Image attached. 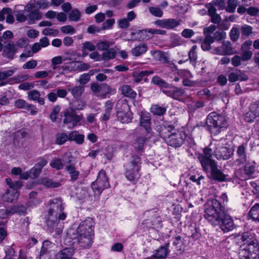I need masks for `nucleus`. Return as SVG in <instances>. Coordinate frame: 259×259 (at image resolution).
Here are the masks:
<instances>
[{
	"mask_svg": "<svg viewBox=\"0 0 259 259\" xmlns=\"http://www.w3.org/2000/svg\"><path fill=\"white\" fill-rule=\"evenodd\" d=\"M204 217L212 226H219L224 232L234 227L231 217L225 213L224 209L217 199L208 200L205 205Z\"/></svg>",
	"mask_w": 259,
	"mask_h": 259,
	"instance_id": "obj_1",
	"label": "nucleus"
},
{
	"mask_svg": "<svg viewBox=\"0 0 259 259\" xmlns=\"http://www.w3.org/2000/svg\"><path fill=\"white\" fill-rule=\"evenodd\" d=\"M169 252L167 246H162L153 251L151 257L157 259H165Z\"/></svg>",
	"mask_w": 259,
	"mask_h": 259,
	"instance_id": "obj_19",
	"label": "nucleus"
},
{
	"mask_svg": "<svg viewBox=\"0 0 259 259\" xmlns=\"http://www.w3.org/2000/svg\"><path fill=\"white\" fill-rule=\"evenodd\" d=\"M66 168L70 174L72 180L75 181L78 179L79 175V172L76 170V168L73 164L67 166Z\"/></svg>",
	"mask_w": 259,
	"mask_h": 259,
	"instance_id": "obj_33",
	"label": "nucleus"
},
{
	"mask_svg": "<svg viewBox=\"0 0 259 259\" xmlns=\"http://www.w3.org/2000/svg\"><path fill=\"white\" fill-rule=\"evenodd\" d=\"M140 126L145 130V133L148 134L151 132V118L150 113L145 111H141Z\"/></svg>",
	"mask_w": 259,
	"mask_h": 259,
	"instance_id": "obj_15",
	"label": "nucleus"
},
{
	"mask_svg": "<svg viewBox=\"0 0 259 259\" xmlns=\"http://www.w3.org/2000/svg\"><path fill=\"white\" fill-rule=\"evenodd\" d=\"M213 42V38L212 36L207 35L205 36L203 41L201 44V48L204 51H208L210 49V45Z\"/></svg>",
	"mask_w": 259,
	"mask_h": 259,
	"instance_id": "obj_35",
	"label": "nucleus"
},
{
	"mask_svg": "<svg viewBox=\"0 0 259 259\" xmlns=\"http://www.w3.org/2000/svg\"><path fill=\"white\" fill-rule=\"evenodd\" d=\"M60 111V108L59 106H56L55 107L52 112L50 115V118L53 121H55L57 120V117Z\"/></svg>",
	"mask_w": 259,
	"mask_h": 259,
	"instance_id": "obj_61",
	"label": "nucleus"
},
{
	"mask_svg": "<svg viewBox=\"0 0 259 259\" xmlns=\"http://www.w3.org/2000/svg\"><path fill=\"white\" fill-rule=\"evenodd\" d=\"M112 43L108 40L100 41L96 45V47L99 50H105L110 47Z\"/></svg>",
	"mask_w": 259,
	"mask_h": 259,
	"instance_id": "obj_42",
	"label": "nucleus"
},
{
	"mask_svg": "<svg viewBox=\"0 0 259 259\" xmlns=\"http://www.w3.org/2000/svg\"><path fill=\"white\" fill-rule=\"evenodd\" d=\"M63 209L61 199H55L49 202L47 226L50 231H53L60 221L66 219V213Z\"/></svg>",
	"mask_w": 259,
	"mask_h": 259,
	"instance_id": "obj_3",
	"label": "nucleus"
},
{
	"mask_svg": "<svg viewBox=\"0 0 259 259\" xmlns=\"http://www.w3.org/2000/svg\"><path fill=\"white\" fill-rule=\"evenodd\" d=\"M110 186L108 179L104 170L98 174L96 180L92 183V188L95 195H99L103 190Z\"/></svg>",
	"mask_w": 259,
	"mask_h": 259,
	"instance_id": "obj_13",
	"label": "nucleus"
},
{
	"mask_svg": "<svg viewBox=\"0 0 259 259\" xmlns=\"http://www.w3.org/2000/svg\"><path fill=\"white\" fill-rule=\"evenodd\" d=\"M166 111V108L158 105H154L151 107V112L154 115H161Z\"/></svg>",
	"mask_w": 259,
	"mask_h": 259,
	"instance_id": "obj_39",
	"label": "nucleus"
},
{
	"mask_svg": "<svg viewBox=\"0 0 259 259\" xmlns=\"http://www.w3.org/2000/svg\"><path fill=\"white\" fill-rule=\"evenodd\" d=\"M148 50V47L145 43L141 42L135 47L131 50L132 55L135 57H139L145 54Z\"/></svg>",
	"mask_w": 259,
	"mask_h": 259,
	"instance_id": "obj_21",
	"label": "nucleus"
},
{
	"mask_svg": "<svg viewBox=\"0 0 259 259\" xmlns=\"http://www.w3.org/2000/svg\"><path fill=\"white\" fill-rule=\"evenodd\" d=\"M41 169L36 166L35 165L30 170L29 173L25 172L21 175V178L23 179H27L28 178H35L38 176V175L41 172Z\"/></svg>",
	"mask_w": 259,
	"mask_h": 259,
	"instance_id": "obj_25",
	"label": "nucleus"
},
{
	"mask_svg": "<svg viewBox=\"0 0 259 259\" xmlns=\"http://www.w3.org/2000/svg\"><path fill=\"white\" fill-rule=\"evenodd\" d=\"M49 6V2L47 0H31L25 7V10H38L46 9Z\"/></svg>",
	"mask_w": 259,
	"mask_h": 259,
	"instance_id": "obj_14",
	"label": "nucleus"
},
{
	"mask_svg": "<svg viewBox=\"0 0 259 259\" xmlns=\"http://www.w3.org/2000/svg\"><path fill=\"white\" fill-rule=\"evenodd\" d=\"M28 98L30 100L37 101L41 105H43L45 103L44 99L40 98L39 93L36 90H32L28 93Z\"/></svg>",
	"mask_w": 259,
	"mask_h": 259,
	"instance_id": "obj_26",
	"label": "nucleus"
},
{
	"mask_svg": "<svg viewBox=\"0 0 259 259\" xmlns=\"http://www.w3.org/2000/svg\"><path fill=\"white\" fill-rule=\"evenodd\" d=\"M214 145L213 154L218 159H228L233 154L234 149L226 139H222L220 141H215Z\"/></svg>",
	"mask_w": 259,
	"mask_h": 259,
	"instance_id": "obj_7",
	"label": "nucleus"
},
{
	"mask_svg": "<svg viewBox=\"0 0 259 259\" xmlns=\"http://www.w3.org/2000/svg\"><path fill=\"white\" fill-rule=\"evenodd\" d=\"M6 256L4 259H14L13 256L15 253L14 249L11 247H8L6 248ZM18 259H32L31 257H26L25 255L22 253V251L20 250V255Z\"/></svg>",
	"mask_w": 259,
	"mask_h": 259,
	"instance_id": "obj_24",
	"label": "nucleus"
},
{
	"mask_svg": "<svg viewBox=\"0 0 259 259\" xmlns=\"http://www.w3.org/2000/svg\"><path fill=\"white\" fill-rule=\"evenodd\" d=\"M117 116L118 120L123 123L130 122L132 118L129 105L124 101L118 100L116 104Z\"/></svg>",
	"mask_w": 259,
	"mask_h": 259,
	"instance_id": "obj_11",
	"label": "nucleus"
},
{
	"mask_svg": "<svg viewBox=\"0 0 259 259\" xmlns=\"http://www.w3.org/2000/svg\"><path fill=\"white\" fill-rule=\"evenodd\" d=\"M94 234H85V235H77V243L82 248H88L93 243V239Z\"/></svg>",
	"mask_w": 259,
	"mask_h": 259,
	"instance_id": "obj_17",
	"label": "nucleus"
},
{
	"mask_svg": "<svg viewBox=\"0 0 259 259\" xmlns=\"http://www.w3.org/2000/svg\"><path fill=\"white\" fill-rule=\"evenodd\" d=\"M78 61H72L64 64L62 66V68L64 71L68 72L72 71H77L78 66Z\"/></svg>",
	"mask_w": 259,
	"mask_h": 259,
	"instance_id": "obj_30",
	"label": "nucleus"
},
{
	"mask_svg": "<svg viewBox=\"0 0 259 259\" xmlns=\"http://www.w3.org/2000/svg\"><path fill=\"white\" fill-rule=\"evenodd\" d=\"M122 94L127 97L135 98L136 96V93L128 85H124L121 88Z\"/></svg>",
	"mask_w": 259,
	"mask_h": 259,
	"instance_id": "obj_29",
	"label": "nucleus"
},
{
	"mask_svg": "<svg viewBox=\"0 0 259 259\" xmlns=\"http://www.w3.org/2000/svg\"><path fill=\"white\" fill-rule=\"evenodd\" d=\"M54 246V244L49 241H46L43 242L41 250L43 251H46V252H50L49 249L51 248Z\"/></svg>",
	"mask_w": 259,
	"mask_h": 259,
	"instance_id": "obj_60",
	"label": "nucleus"
},
{
	"mask_svg": "<svg viewBox=\"0 0 259 259\" xmlns=\"http://www.w3.org/2000/svg\"><path fill=\"white\" fill-rule=\"evenodd\" d=\"M207 122L211 128V131L214 135L221 133L226 129L228 126V123L226 117L216 112H211L207 116Z\"/></svg>",
	"mask_w": 259,
	"mask_h": 259,
	"instance_id": "obj_8",
	"label": "nucleus"
},
{
	"mask_svg": "<svg viewBox=\"0 0 259 259\" xmlns=\"http://www.w3.org/2000/svg\"><path fill=\"white\" fill-rule=\"evenodd\" d=\"M84 91V88L81 86L75 87L71 90V93L74 98L79 97Z\"/></svg>",
	"mask_w": 259,
	"mask_h": 259,
	"instance_id": "obj_47",
	"label": "nucleus"
},
{
	"mask_svg": "<svg viewBox=\"0 0 259 259\" xmlns=\"http://www.w3.org/2000/svg\"><path fill=\"white\" fill-rule=\"evenodd\" d=\"M244 257L245 259H259V245L254 241V234L244 232Z\"/></svg>",
	"mask_w": 259,
	"mask_h": 259,
	"instance_id": "obj_6",
	"label": "nucleus"
},
{
	"mask_svg": "<svg viewBox=\"0 0 259 259\" xmlns=\"http://www.w3.org/2000/svg\"><path fill=\"white\" fill-rule=\"evenodd\" d=\"M236 6L237 3L235 1L229 0L228 2V6L226 7V10L229 12H233Z\"/></svg>",
	"mask_w": 259,
	"mask_h": 259,
	"instance_id": "obj_53",
	"label": "nucleus"
},
{
	"mask_svg": "<svg viewBox=\"0 0 259 259\" xmlns=\"http://www.w3.org/2000/svg\"><path fill=\"white\" fill-rule=\"evenodd\" d=\"M34 87V84L32 82H23L21 83L18 88L22 90H28Z\"/></svg>",
	"mask_w": 259,
	"mask_h": 259,
	"instance_id": "obj_63",
	"label": "nucleus"
},
{
	"mask_svg": "<svg viewBox=\"0 0 259 259\" xmlns=\"http://www.w3.org/2000/svg\"><path fill=\"white\" fill-rule=\"evenodd\" d=\"M94 223L92 219L88 218L80 223L76 230L72 228L67 230L64 239V243L66 245H74L76 241L77 235H85V234H94Z\"/></svg>",
	"mask_w": 259,
	"mask_h": 259,
	"instance_id": "obj_4",
	"label": "nucleus"
},
{
	"mask_svg": "<svg viewBox=\"0 0 259 259\" xmlns=\"http://www.w3.org/2000/svg\"><path fill=\"white\" fill-rule=\"evenodd\" d=\"M80 13L77 9L73 10L70 13L69 18L71 21H77L80 19Z\"/></svg>",
	"mask_w": 259,
	"mask_h": 259,
	"instance_id": "obj_49",
	"label": "nucleus"
},
{
	"mask_svg": "<svg viewBox=\"0 0 259 259\" xmlns=\"http://www.w3.org/2000/svg\"><path fill=\"white\" fill-rule=\"evenodd\" d=\"M42 33L45 35H52L55 36L58 34V30L53 28H46L42 30Z\"/></svg>",
	"mask_w": 259,
	"mask_h": 259,
	"instance_id": "obj_54",
	"label": "nucleus"
},
{
	"mask_svg": "<svg viewBox=\"0 0 259 259\" xmlns=\"http://www.w3.org/2000/svg\"><path fill=\"white\" fill-rule=\"evenodd\" d=\"M85 106V103L81 101L77 100L72 102L70 109L64 111L65 118L64 123L68 124V127L72 128L76 126L82 119V115H78L74 113L75 110H81Z\"/></svg>",
	"mask_w": 259,
	"mask_h": 259,
	"instance_id": "obj_5",
	"label": "nucleus"
},
{
	"mask_svg": "<svg viewBox=\"0 0 259 259\" xmlns=\"http://www.w3.org/2000/svg\"><path fill=\"white\" fill-rule=\"evenodd\" d=\"M165 130L170 133L167 135V136H165L166 142L169 145L178 147L183 144L186 137L185 132L182 131H177L171 125L165 128Z\"/></svg>",
	"mask_w": 259,
	"mask_h": 259,
	"instance_id": "obj_10",
	"label": "nucleus"
},
{
	"mask_svg": "<svg viewBox=\"0 0 259 259\" xmlns=\"http://www.w3.org/2000/svg\"><path fill=\"white\" fill-rule=\"evenodd\" d=\"M51 166L57 169H60L63 168V164L61 160L59 159H54L50 163Z\"/></svg>",
	"mask_w": 259,
	"mask_h": 259,
	"instance_id": "obj_50",
	"label": "nucleus"
},
{
	"mask_svg": "<svg viewBox=\"0 0 259 259\" xmlns=\"http://www.w3.org/2000/svg\"><path fill=\"white\" fill-rule=\"evenodd\" d=\"M115 23L114 19H109L107 20L102 25V29H110L112 28V26Z\"/></svg>",
	"mask_w": 259,
	"mask_h": 259,
	"instance_id": "obj_57",
	"label": "nucleus"
},
{
	"mask_svg": "<svg viewBox=\"0 0 259 259\" xmlns=\"http://www.w3.org/2000/svg\"><path fill=\"white\" fill-rule=\"evenodd\" d=\"M6 183L10 189L8 190L6 194L3 196L5 201L12 202L16 200L19 197V193L17 190L20 188L22 184L20 182H16L15 183L10 179H6Z\"/></svg>",
	"mask_w": 259,
	"mask_h": 259,
	"instance_id": "obj_12",
	"label": "nucleus"
},
{
	"mask_svg": "<svg viewBox=\"0 0 259 259\" xmlns=\"http://www.w3.org/2000/svg\"><path fill=\"white\" fill-rule=\"evenodd\" d=\"M38 184H42L43 185L49 188H57L60 185L59 183L53 182L51 180L47 178H44L39 180Z\"/></svg>",
	"mask_w": 259,
	"mask_h": 259,
	"instance_id": "obj_32",
	"label": "nucleus"
},
{
	"mask_svg": "<svg viewBox=\"0 0 259 259\" xmlns=\"http://www.w3.org/2000/svg\"><path fill=\"white\" fill-rule=\"evenodd\" d=\"M36 193L34 192H32L30 194V200L29 201L28 205L33 207L40 202V201L38 199H34V198L36 196Z\"/></svg>",
	"mask_w": 259,
	"mask_h": 259,
	"instance_id": "obj_51",
	"label": "nucleus"
},
{
	"mask_svg": "<svg viewBox=\"0 0 259 259\" xmlns=\"http://www.w3.org/2000/svg\"><path fill=\"white\" fill-rule=\"evenodd\" d=\"M247 217L248 219L250 218L253 221L259 222V203H256L251 208Z\"/></svg>",
	"mask_w": 259,
	"mask_h": 259,
	"instance_id": "obj_23",
	"label": "nucleus"
},
{
	"mask_svg": "<svg viewBox=\"0 0 259 259\" xmlns=\"http://www.w3.org/2000/svg\"><path fill=\"white\" fill-rule=\"evenodd\" d=\"M16 70V68H13L6 71L0 72V80L4 79L12 75L15 72Z\"/></svg>",
	"mask_w": 259,
	"mask_h": 259,
	"instance_id": "obj_48",
	"label": "nucleus"
},
{
	"mask_svg": "<svg viewBox=\"0 0 259 259\" xmlns=\"http://www.w3.org/2000/svg\"><path fill=\"white\" fill-rule=\"evenodd\" d=\"M239 30L238 29L233 27L230 31V37L233 41H236L239 37Z\"/></svg>",
	"mask_w": 259,
	"mask_h": 259,
	"instance_id": "obj_62",
	"label": "nucleus"
},
{
	"mask_svg": "<svg viewBox=\"0 0 259 259\" xmlns=\"http://www.w3.org/2000/svg\"><path fill=\"white\" fill-rule=\"evenodd\" d=\"M138 34L142 40H147L152 36V33L150 32V29L140 30Z\"/></svg>",
	"mask_w": 259,
	"mask_h": 259,
	"instance_id": "obj_44",
	"label": "nucleus"
},
{
	"mask_svg": "<svg viewBox=\"0 0 259 259\" xmlns=\"http://www.w3.org/2000/svg\"><path fill=\"white\" fill-rule=\"evenodd\" d=\"M180 24V21L174 19H165L166 29H172L178 26Z\"/></svg>",
	"mask_w": 259,
	"mask_h": 259,
	"instance_id": "obj_41",
	"label": "nucleus"
},
{
	"mask_svg": "<svg viewBox=\"0 0 259 259\" xmlns=\"http://www.w3.org/2000/svg\"><path fill=\"white\" fill-rule=\"evenodd\" d=\"M67 59L65 57L58 56L53 57L51 60L53 69H55L57 68V65L61 64L63 62L66 61Z\"/></svg>",
	"mask_w": 259,
	"mask_h": 259,
	"instance_id": "obj_37",
	"label": "nucleus"
},
{
	"mask_svg": "<svg viewBox=\"0 0 259 259\" xmlns=\"http://www.w3.org/2000/svg\"><path fill=\"white\" fill-rule=\"evenodd\" d=\"M150 53L153 57L156 60H159L160 61H165L166 60V56L161 51H151Z\"/></svg>",
	"mask_w": 259,
	"mask_h": 259,
	"instance_id": "obj_40",
	"label": "nucleus"
},
{
	"mask_svg": "<svg viewBox=\"0 0 259 259\" xmlns=\"http://www.w3.org/2000/svg\"><path fill=\"white\" fill-rule=\"evenodd\" d=\"M16 212L20 213V211L17 206H13L10 210H7L6 207L3 206V204L0 202V218L5 219L8 215L12 214Z\"/></svg>",
	"mask_w": 259,
	"mask_h": 259,
	"instance_id": "obj_20",
	"label": "nucleus"
},
{
	"mask_svg": "<svg viewBox=\"0 0 259 259\" xmlns=\"http://www.w3.org/2000/svg\"><path fill=\"white\" fill-rule=\"evenodd\" d=\"M68 139L75 141L78 144H81L84 140V136L79 134L77 131H73L69 134Z\"/></svg>",
	"mask_w": 259,
	"mask_h": 259,
	"instance_id": "obj_28",
	"label": "nucleus"
},
{
	"mask_svg": "<svg viewBox=\"0 0 259 259\" xmlns=\"http://www.w3.org/2000/svg\"><path fill=\"white\" fill-rule=\"evenodd\" d=\"M17 51V46L10 42L6 45L4 49L5 55L9 58H13Z\"/></svg>",
	"mask_w": 259,
	"mask_h": 259,
	"instance_id": "obj_22",
	"label": "nucleus"
},
{
	"mask_svg": "<svg viewBox=\"0 0 259 259\" xmlns=\"http://www.w3.org/2000/svg\"><path fill=\"white\" fill-rule=\"evenodd\" d=\"M256 118L259 119V101L250 105L249 111L245 114V120L249 122Z\"/></svg>",
	"mask_w": 259,
	"mask_h": 259,
	"instance_id": "obj_16",
	"label": "nucleus"
},
{
	"mask_svg": "<svg viewBox=\"0 0 259 259\" xmlns=\"http://www.w3.org/2000/svg\"><path fill=\"white\" fill-rule=\"evenodd\" d=\"M37 64V61L34 60H32L28 61L23 65V69H33Z\"/></svg>",
	"mask_w": 259,
	"mask_h": 259,
	"instance_id": "obj_58",
	"label": "nucleus"
},
{
	"mask_svg": "<svg viewBox=\"0 0 259 259\" xmlns=\"http://www.w3.org/2000/svg\"><path fill=\"white\" fill-rule=\"evenodd\" d=\"M115 93V90H112L108 85L105 84H101V89L99 95L102 98H104L107 94H110L111 92Z\"/></svg>",
	"mask_w": 259,
	"mask_h": 259,
	"instance_id": "obj_36",
	"label": "nucleus"
},
{
	"mask_svg": "<svg viewBox=\"0 0 259 259\" xmlns=\"http://www.w3.org/2000/svg\"><path fill=\"white\" fill-rule=\"evenodd\" d=\"M28 15V23L30 24L34 23L35 20H40L42 17V14L38 10H31Z\"/></svg>",
	"mask_w": 259,
	"mask_h": 259,
	"instance_id": "obj_27",
	"label": "nucleus"
},
{
	"mask_svg": "<svg viewBox=\"0 0 259 259\" xmlns=\"http://www.w3.org/2000/svg\"><path fill=\"white\" fill-rule=\"evenodd\" d=\"M62 32L66 34H73L75 33V29L70 25H66L61 28Z\"/></svg>",
	"mask_w": 259,
	"mask_h": 259,
	"instance_id": "obj_56",
	"label": "nucleus"
},
{
	"mask_svg": "<svg viewBox=\"0 0 259 259\" xmlns=\"http://www.w3.org/2000/svg\"><path fill=\"white\" fill-rule=\"evenodd\" d=\"M213 153L212 149L205 148L203 154H199L198 158L200 162L203 170L206 171L209 177L213 180L223 182L228 180L227 176L223 174L217 167L214 161L211 159Z\"/></svg>",
	"mask_w": 259,
	"mask_h": 259,
	"instance_id": "obj_2",
	"label": "nucleus"
},
{
	"mask_svg": "<svg viewBox=\"0 0 259 259\" xmlns=\"http://www.w3.org/2000/svg\"><path fill=\"white\" fill-rule=\"evenodd\" d=\"M141 159L138 156L132 157L124 165L125 176L130 181L137 180L139 177Z\"/></svg>",
	"mask_w": 259,
	"mask_h": 259,
	"instance_id": "obj_9",
	"label": "nucleus"
},
{
	"mask_svg": "<svg viewBox=\"0 0 259 259\" xmlns=\"http://www.w3.org/2000/svg\"><path fill=\"white\" fill-rule=\"evenodd\" d=\"M96 46L90 41H85L82 44V51L83 56L88 55L87 51H94L96 50Z\"/></svg>",
	"mask_w": 259,
	"mask_h": 259,
	"instance_id": "obj_34",
	"label": "nucleus"
},
{
	"mask_svg": "<svg viewBox=\"0 0 259 259\" xmlns=\"http://www.w3.org/2000/svg\"><path fill=\"white\" fill-rule=\"evenodd\" d=\"M116 55V52L114 49H110L107 50L102 54V58L104 60H109L113 59Z\"/></svg>",
	"mask_w": 259,
	"mask_h": 259,
	"instance_id": "obj_38",
	"label": "nucleus"
},
{
	"mask_svg": "<svg viewBox=\"0 0 259 259\" xmlns=\"http://www.w3.org/2000/svg\"><path fill=\"white\" fill-rule=\"evenodd\" d=\"M68 139V137L66 134L61 133L56 135V143L59 145L63 144Z\"/></svg>",
	"mask_w": 259,
	"mask_h": 259,
	"instance_id": "obj_45",
	"label": "nucleus"
},
{
	"mask_svg": "<svg viewBox=\"0 0 259 259\" xmlns=\"http://www.w3.org/2000/svg\"><path fill=\"white\" fill-rule=\"evenodd\" d=\"M213 3L219 10H223L225 8L226 3L224 0H215L213 1Z\"/></svg>",
	"mask_w": 259,
	"mask_h": 259,
	"instance_id": "obj_64",
	"label": "nucleus"
},
{
	"mask_svg": "<svg viewBox=\"0 0 259 259\" xmlns=\"http://www.w3.org/2000/svg\"><path fill=\"white\" fill-rule=\"evenodd\" d=\"M38 184H42L43 185L49 188H57L60 185L59 183L53 182L51 180L47 178H44L39 180Z\"/></svg>",
	"mask_w": 259,
	"mask_h": 259,
	"instance_id": "obj_31",
	"label": "nucleus"
},
{
	"mask_svg": "<svg viewBox=\"0 0 259 259\" xmlns=\"http://www.w3.org/2000/svg\"><path fill=\"white\" fill-rule=\"evenodd\" d=\"M149 11L153 15L156 17H161L163 15L162 11L158 8L150 7Z\"/></svg>",
	"mask_w": 259,
	"mask_h": 259,
	"instance_id": "obj_55",
	"label": "nucleus"
},
{
	"mask_svg": "<svg viewBox=\"0 0 259 259\" xmlns=\"http://www.w3.org/2000/svg\"><path fill=\"white\" fill-rule=\"evenodd\" d=\"M196 50L197 46L194 45L192 47L189 53V59L192 63H195L197 58Z\"/></svg>",
	"mask_w": 259,
	"mask_h": 259,
	"instance_id": "obj_46",
	"label": "nucleus"
},
{
	"mask_svg": "<svg viewBox=\"0 0 259 259\" xmlns=\"http://www.w3.org/2000/svg\"><path fill=\"white\" fill-rule=\"evenodd\" d=\"M254 166L250 164H247L244 167V175H246L249 177H252L254 171Z\"/></svg>",
	"mask_w": 259,
	"mask_h": 259,
	"instance_id": "obj_52",
	"label": "nucleus"
},
{
	"mask_svg": "<svg viewBox=\"0 0 259 259\" xmlns=\"http://www.w3.org/2000/svg\"><path fill=\"white\" fill-rule=\"evenodd\" d=\"M246 12L250 16H256L258 13L257 8L250 7L247 9L244 8V12Z\"/></svg>",
	"mask_w": 259,
	"mask_h": 259,
	"instance_id": "obj_59",
	"label": "nucleus"
},
{
	"mask_svg": "<svg viewBox=\"0 0 259 259\" xmlns=\"http://www.w3.org/2000/svg\"><path fill=\"white\" fill-rule=\"evenodd\" d=\"M163 93L176 100L182 101L183 100L184 92L182 89L175 87L169 91H163Z\"/></svg>",
	"mask_w": 259,
	"mask_h": 259,
	"instance_id": "obj_18",
	"label": "nucleus"
},
{
	"mask_svg": "<svg viewBox=\"0 0 259 259\" xmlns=\"http://www.w3.org/2000/svg\"><path fill=\"white\" fill-rule=\"evenodd\" d=\"M4 14H6V22L8 23H12L14 21V18L12 15V11L10 8H4Z\"/></svg>",
	"mask_w": 259,
	"mask_h": 259,
	"instance_id": "obj_43",
	"label": "nucleus"
}]
</instances>
